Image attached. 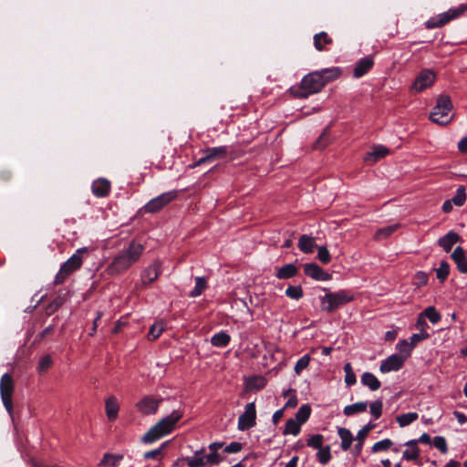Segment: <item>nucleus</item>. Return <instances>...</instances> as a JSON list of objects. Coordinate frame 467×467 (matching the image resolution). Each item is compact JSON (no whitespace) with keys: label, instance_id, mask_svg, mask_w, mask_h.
Masks as SVG:
<instances>
[{"label":"nucleus","instance_id":"obj_1","mask_svg":"<svg viewBox=\"0 0 467 467\" xmlns=\"http://www.w3.org/2000/svg\"><path fill=\"white\" fill-rule=\"evenodd\" d=\"M144 251L145 246L142 244L135 240L130 241L112 258L107 267L108 274L118 275L126 272L140 260Z\"/></svg>","mask_w":467,"mask_h":467},{"label":"nucleus","instance_id":"obj_2","mask_svg":"<svg viewBox=\"0 0 467 467\" xmlns=\"http://www.w3.org/2000/svg\"><path fill=\"white\" fill-rule=\"evenodd\" d=\"M182 411L179 410H173L170 415L164 417L151 427L142 437V441L145 443H151L171 433L175 429L177 422L182 418Z\"/></svg>","mask_w":467,"mask_h":467},{"label":"nucleus","instance_id":"obj_3","mask_svg":"<svg viewBox=\"0 0 467 467\" xmlns=\"http://www.w3.org/2000/svg\"><path fill=\"white\" fill-rule=\"evenodd\" d=\"M451 109L452 103L450 97L441 95L436 100V105L431 112L430 119L434 123L445 126L453 119V115L451 114Z\"/></svg>","mask_w":467,"mask_h":467},{"label":"nucleus","instance_id":"obj_4","mask_svg":"<svg viewBox=\"0 0 467 467\" xmlns=\"http://www.w3.org/2000/svg\"><path fill=\"white\" fill-rule=\"evenodd\" d=\"M87 252V248H79L72 256L61 265L60 269L54 279V284L56 285L63 284L71 274L81 267L83 263L82 254Z\"/></svg>","mask_w":467,"mask_h":467},{"label":"nucleus","instance_id":"obj_5","mask_svg":"<svg viewBox=\"0 0 467 467\" xmlns=\"http://www.w3.org/2000/svg\"><path fill=\"white\" fill-rule=\"evenodd\" d=\"M353 300L354 296L347 290L327 293L321 297V308L327 313H333Z\"/></svg>","mask_w":467,"mask_h":467},{"label":"nucleus","instance_id":"obj_6","mask_svg":"<svg viewBox=\"0 0 467 467\" xmlns=\"http://www.w3.org/2000/svg\"><path fill=\"white\" fill-rule=\"evenodd\" d=\"M324 88V82H322L317 71H313L306 75L300 83L299 90L292 92L295 96L300 99H306L309 95L318 93Z\"/></svg>","mask_w":467,"mask_h":467},{"label":"nucleus","instance_id":"obj_7","mask_svg":"<svg viewBox=\"0 0 467 467\" xmlns=\"http://www.w3.org/2000/svg\"><path fill=\"white\" fill-rule=\"evenodd\" d=\"M467 11V3L461 4L456 7L450 8L448 11L431 17L425 26L428 29L442 27L452 20H455L465 14Z\"/></svg>","mask_w":467,"mask_h":467},{"label":"nucleus","instance_id":"obj_8","mask_svg":"<svg viewBox=\"0 0 467 467\" xmlns=\"http://www.w3.org/2000/svg\"><path fill=\"white\" fill-rule=\"evenodd\" d=\"M204 451L205 448L202 447L194 452V456H188L183 460L189 467H205L207 464L218 465L223 461V458L217 451H211L206 456H202Z\"/></svg>","mask_w":467,"mask_h":467},{"label":"nucleus","instance_id":"obj_9","mask_svg":"<svg viewBox=\"0 0 467 467\" xmlns=\"http://www.w3.org/2000/svg\"><path fill=\"white\" fill-rule=\"evenodd\" d=\"M14 390L15 384L12 376L8 373H5L0 380V394L3 404L9 414H12L13 412Z\"/></svg>","mask_w":467,"mask_h":467},{"label":"nucleus","instance_id":"obj_10","mask_svg":"<svg viewBox=\"0 0 467 467\" xmlns=\"http://www.w3.org/2000/svg\"><path fill=\"white\" fill-rule=\"evenodd\" d=\"M178 196L177 191L164 192L147 202L144 206L146 213H155L175 200Z\"/></svg>","mask_w":467,"mask_h":467},{"label":"nucleus","instance_id":"obj_11","mask_svg":"<svg viewBox=\"0 0 467 467\" xmlns=\"http://www.w3.org/2000/svg\"><path fill=\"white\" fill-rule=\"evenodd\" d=\"M202 152L204 155L194 163L193 167L200 166L206 162H212L216 160H223L225 159L229 153L232 154V152L229 150V147L225 145L206 148L202 150Z\"/></svg>","mask_w":467,"mask_h":467},{"label":"nucleus","instance_id":"obj_12","mask_svg":"<svg viewBox=\"0 0 467 467\" xmlns=\"http://www.w3.org/2000/svg\"><path fill=\"white\" fill-rule=\"evenodd\" d=\"M256 424V409L254 402H250L245 405L244 411L239 416L238 430L247 431L255 426Z\"/></svg>","mask_w":467,"mask_h":467},{"label":"nucleus","instance_id":"obj_13","mask_svg":"<svg viewBox=\"0 0 467 467\" xmlns=\"http://www.w3.org/2000/svg\"><path fill=\"white\" fill-rule=\"evenodd\" d=\"M162 272V264L160 260H154L140 273V281L144 287L156 281Z\"/></svg>","mask_w":467,"mask_h":467},{"label":"nucleus","instance_id":"obj_14","mask_svg":"<svg viewBox=\"0 0 467 467\" xmlns=\"http://www.w3.org/2000/svg\"><path fill=\"white\" fill-rule=\"evenodd\" d=\"M436 79V74L433 70L425 68L422 69L415 78L412 84V89L416 92H421L424 89L433 85Z\"/></svg>","mask_w":467,"mask_h":467},{"label":"nucleus","instance_id":"obj_15","mask_svg":"<svg viewBox=\"0 0 467 467\" xmlns=\"http://www.w3.org/2000/svg\"><path fill=\"white\" fill-rule=\"evenodd\" d=\"M161 402V399L148 395L136 403V408L143 415H152L158 411Z\"/></svg>","mask_w":467,"mask_h":467},{"label":"nucleus","instance_id":"obj_16","mask_svg":"<svg viewBox=\"0 0 467 467\" xmlns=\"http://www.w3.org/2000/svg\"><path fill=\"white\" fill-rule=\"evenodd\" d=\"M304 273L306 275L317 281H327L331 279V275L325 272L316 263L306 264L304 265Z\"/></svg>","mask_w":467,"mask_h":467},{"label":"nucleus","instance_id":"obj_17","mask_svg":"<svg viewBox=\"0 0 467 467\" xmlns=\"http://www.w3.org/2000/svg\"><path fill=\"white\" fill-rule=\"evenodd\" d=\"M404 362L405 361L402 357H400L397 354H392L381 362L379 370L382 373L397 371L402 368Z\"/></svg>","mask_w":467,"mask_h":467},{"label":"nucleus","instance_id":"obj_18","mask_svg":"<svg viewBox=\"0 0 467 467\" xmlns=\"http://www.w3.org/2000/svg\"><path fill=\"white\" fill-rule=\"evenodd\" d=\"M389 153V150L387 147L383 145H377L373 147L371 151L366 153L363 160L368 165H373Z\"/></svg>","mask_w":467,"mask_h":467},{"label":"nucleus","instance_id":"obj_19","mask_svg":"<svg viewBox=\"0 0 467 467\" xmlns=\"http://www.w3.org/2000/svg\"><path fill=\"white\" fill-rule=\"evenodd\" d=\"M451 257L456 264L457 270L461 274H467V257L464 249L462 246H457L451 254Z\"/></svg>","mask_w":467,"mask_h":467},{"label":"nucleus","instance_id":"obj_20","mask_svg":"<svg viewBox=\"0 0 467 467\" xmlns=\"http://www.w3.org/2000/svg\"><path fill=\"white\" fill-rule=\"evenodd\" d=\"M110 182L103 178L95 180L91 185L93 194L99 198L108 196L110 192Z\"/></svg>","mask_w":467,"mask_h":467},{"label":"nucleus","instance_id":"obj_21","mask_svg":"<svg viewBox=\"0 0 467 467\" xmlns=\"http://www.w3.org/2000/svg\"><path fill=\"white\" fill-rule=\"evenodd\" d=\"M374 61L370 57H365L359 59L353 70V76L356 78H359L367 74L373 67Z\"/></svg>","mask_w":467,"mask_h":467},{"label":"nucleus","instance_id":"obj_22","mask_svg":"<svg viewBox=\"0 0 467 467\" xmlns=\"http://www.w3.org/2000/svg\"><path fill=\"white\" fill-rule=\"evenodd\" d=\"M460 235L454 232L450 231L444 236L439 238L438 244L446 252H451L452 246L460 241Z\"/></svg>","mask_w":467,"mask_h":467},{"label":"nucleus","instance_id":"obj_23","mask_svg":"<svg viewBox=\"0 0 467 467\" xmlns=\"http://www.w3.org/2000/svg\"><path fill=\"white\" fill-rule=\"evenodd\" d=\"M317 73L319 74L322 82H324L325 87L327 83L337 79L341 76L342 70L338 67H333L317 70Z\"/></svg>","mask_w":467,"mask_h":467},{"label":"nucleus","instance_id":"obj_24","mask_svg":"<svg viewBox=\"0 0 467 467\" xmlns=\"http://www.w3.org/2000/svg\"><path fill=\"white\" fill-rule=\"evenodd\" d=\"M105 410L107 417L109 420H115L118 417L119 405L116 397L110 396L106 400Z\"/></svg>","mask_w":467,"mask_h":467},{"label":"nucleus","instance_id":"obj_25","mask_svg":"<svg viewBox=\"0 0 467 467\" xmlns=\"http://www.w3.org/2000/svg\"><path fill=\"white\" fill-rule=\"evenodd\" d=\"M123 459L122 454H114L107 452L103 455L100 460L99 466V467H118L120 462Z\"/></svg>","mask_w":467,"mask_h":467},{"label":"nucleus","instance_id":"obj_26","mask_svg":"<svg viewBox=\"0 0 467 467\" xmlns=\"http://www.w3.org/2000/svg\"><path fill=\"white\" fill-rule=\"evenodd\" d=\"M361 383L372 391L378 390L381 387L379 379L371 372H364L361 375Z\"/></svg>","mask_w":467,"mask_h":467},{"label":"nucleus","instance_id":"obj_27","mask_svg":"<svg viewBox=\"0 0 467 467\" xmlns=\"http://www.w3.org/2000/svg\"><path fill=\"white\" fill-rule=\"evenodd\" d=\"M297 267L294 264H287L277 269L275 276L278 279H289L296 275Z\"/></svg>","mask_w":467,"mask_h":467},{"label":"nucleus","instance_id":"obj_28","mask_svg":"<svg viewBox=\"0 0 467 467\" xmlns=\"http://www.w3.org/2000/svg\"><path fill=\"white\" fill-rule=\"evenodd\" d=\"M333 39L326 32H321L314 36V46L318 51L327 50L325 46L331 45Z\"/></svg>","mask_w":467,"mask_h":467},{"label":"nucleus","instance_id":"obj_29","mask_svg":"<svg viewBox=\"0 0 467 467\" xmlns=\"http://www.w3.org/2000/svg\"><path fill=\"white\" fill-rule=\"evenodd\" d=\"M316 246L315 239L306 234L301 235L298 241V248L305 254L313 253Z\"/></svg>","mask_w":467,"mask_h":467},{"label":"nucleus","instance_id":"obj_30","mask_svg":"<svg viewBox=\"0 0 467 467\" xmlns=\"http://www.w3.org/2000/svg\"><path fill=\"white\" fill-rule=\"evenodd\" d=\"M337 434L341 439V449L343 451H348L354 440L351 431L348 429L341 427L338 428Z\"/></svg>","mask_w":467,"mask_h":467},{"label":"nucleus","instance_id":"obj_31","mask_svg":"<svg viewBox=\"0 0 467 467\" xmlns=\"http://www.w3.org/2000/svg\"><path fill=\"white\" fill-rule=\"evenodd\" d=\"M230 341V335L224 331L214 334L211 338L212 345L217 348H224L229 345Z\"/></svg>","mask_w":467,"mask_h":467},{"label":"nucleus","instance_id":"obj_32","mask_svg":"<svg viewBox=\"0 0 467 467\" xmlns=\"http://www.w3.org/2000/svg\"><path fill=\"white\" fill-rule=\"evenodd\" d=\"M368 402L359 401L354 404L348 405L344 408L343 413L349 417L354 414L361 413L367 410Z\"/></svg>","mask_w":467,"mask_h":467},{"label":"nucleus","instance_id":"obj_33","mask_svg":"<svg viewBox=\"0 0 467 467\" xmlns=\"http://www.w3.org/2000/svg\"><path fill=\"white\" fill-rule=\"evenodd\" d=\"M396 349L399 351V356L403 358L405 361L411 354L413 348L407 339H402L396 345Z\"/></svg>","mask_w":467,"mask_h":467},{"label":"nucleus","instance_id":"obj_34","mask_svg":"<svg viewBox=\"0 0 467 467\" xmlns=\"http://www.w3.org/2000/svg\"><path fill=\"white\" fill-rule=\"evenodd\" d=\"M207 288V281L203 276L195 277V286L190 292L189 296L191 297H197L202 294V292Z\"/></svg>","mask_w":467,"mask_h":467},{"label":"nucleus","instance_id":"obj_35","mask_svg":"<svg viewBox=\"0 0 467 467\" xmlns=\"http://www.w3.org/2000/svg\"><path fill=\"white\" fill-rule=\"evenodd\" d=\"M165 330V325L162 321L155 322L150 327L148 333V339L154 341L160 337L162 332Z\"/></svg>","mask_w":467,"mask_h":467},{"label":"nucleus","instance_id":"obj_36","mask_svg":"<svg viewBox=\"0 0 467 467\" xmlns=\"http://www.w3.org/2000/svg\"><path fill=\"white\" fill-rule=\"evenodd\" d=\"M300 431H301V425L295 420V419H288L285 422V428H284V431H283V434L284 435H288V434H292L294 436H296L300 433Z\"/></svg>","mask_w":467,"mask_h":467},{"label":"nucleus","instance_id":"obj_37","mask_svg":"<svg viewBox=\"0 0 467 467\" xmlns=\"http://www.w3.org/2000/svg\"><path fill=\"white\" fill-rule=\"evenodd\" d=\"M420 315L425 319L428 318L432 324H437L441 318V314L432 306L426 307Z\"/></svg>","mask_w":467,"mask_h":467},{"label":"nucleus","instance_id":"obj_38","mask_svg":"<svg viewBox=\"0 0 467 467\" xmlns=\"http://www.w3.org/2000/svg\"><path fill=\"white\" fill-rule=\"evenodd\" d=\"M311 414V408L308 404L302 405L296 413V421L300 425L307 421Z\"/></svg>","mask_w":467,"mask_h":467},{"label":"nucleus","instance_id":"obj_39","mask_svg":"<svg viewBox=\"0 0 467 467\" xmlns=\"http://www.w3.org/2000/svg\"><path fill=\"white\" fill-rule=\"evenodd\" d=\"M328 129H326L317 139L313 145V149L322 150L330 143Z\"/></svg>","mask_w":467,"mask_h":467},{"label":"nucleus","instance_id":"obj_40","mask_svg":"<svg viewBox=\"0 0 467 467\" xmlns=\"http://www.w3.org/2000/svg\"><path fill=\"white\" fill-rule=\"evenodd\" d=\"M417 412H409L397 416L396 420L400 427H406L418 419Z\"/></svg>","mask_w":467,"mask_h":467},{"label":"nucleus","instance_id":"obj_41","mask_svg":"<svg viewBox=\"0 0 467 467\" xmlns=\"http://www.w3.org/2000/svg\"><path fill=\"white\" fill-rule=\"evenodd\" d=\"M317 450H318V451L317 452V461L322 465L327 464L332 458L330 446L329 445H327L326 447L322 446L320 449H317Z\"/></svg>","mask_w":467,"mask_h":467},{"label":"nucleus","instance_id":"obj_42","mask_svg":"<svg viewBox=\"0 0 467 467\" xmlns=\"http://www.w3.org/2000/svg\"><path fill=\"white\" fill-rule=\"evenodd\" d=\"M450 201L456 206H462L466 202V189L465 186L461 185L456 190V194Z\"/></svg>","mask_w":467,"mask_h":467},{"label":"nucleus","instance_id":"obj_43","mask_svg":"<svg viewBox=\"0 0 467 467\" xmlns=\"http://www.w3.org/2000/svg\"><path fill=\"white\" fill-rule=\"evenodd\" d=\"M450 274V265L447 261H441L439 268L436 270V276L441 283H443Z\"/></svg>","mask_w":467,"mask_h":467},{"label":"nucleus","instance_id":"obj_44","mask_svg":"<svg viewBox=\"0 0 467 467\" xmlns=\"http://www.w3.org/2000/svg\"><path fill=\"white\" fill-rule=\"evenodd\" d=\"M266 385V380L262 376L253 377L247 381V386L254 389H263Z\"/></svg>","mask_w":467,"mask_h":467},{"label":"nucleus","instance_id":"obj_45","mask_svg":"<svg viewBox=\"0 0 467 467\" xmlns=\"http://www.w3.org/2000/svg\"><path fill=\"white\" fill-rule=\"evenodd\" d=\"M345 375V383L347 386L350 387L357 382L356 375L353 371L352 366L350 363H347L344 366Z\"/></svg>","mask_w":467,"mask_h":467},{"label":"nucleus","instance_id":"obj_46","mask_svg":"<svg viewBox=\"0 0 467 467\" xmlns=\"http://www.w3.org/2000/svg\"><path fill=\"white\" fill-rule=\"evenodd\" d=\"M310 359L311 358L308 354H306L303 357H301L295 365V373L296 375H300L301 372L308 367Z\"/></svg>","mask_w":467,"mask_h":467},{"label":"nucleus","instance_id":"obj_47","mask_svg":"<svg viewBox=\"0 0 467 467\" xmlns=\"http://www.w3.org/2000/svg\"><path fill=\"white\" fill-rule=\"evenodd\" d=\"M53 360L50 355H45L38 362L37 370L40 374L47 372L52 366Z\"/></svg>","mask_w":467,"mask_h":467},{"label":"nucleus","instance_id":"obj_48","mask_svg":"<svg viewBox=\"0 0 467 467\" xmlns=\"http://www.w3.org/2000/svg\"><path fill=\"white\" fill-rule=\"evenodd\" d=\"M285 295L292 299H300L303 297V289L300 285H289L285 290Z\"/></svg>","mask_w":467,"mask_h":467},{"label":"nucleus","instance_id":"obj_49","mask_svg":"<svg viewBox=\"0 0 467 467\" xmlns=\"http://www.w3.org/2000/svg\"><path fill=\"white\" fill-rule=\"evenodd\" d=\"M370 413L374 420H378L382 415L383 402L381 400H377L370 403Z\"/></svg>","mask_w":467,"mask_h":467},{"label":"nucleus","instance_id":"obj_50","mask_svg":"<svg viewBox=\"0 0 467 467\" xmlns=\"http://www.w3.org/2000/svg\"><path fill=\"white\" fill-rule=\"evenodd\" d=\"M393 445V441L389 439H384L377 441L372 446V452H379L382 451H388Z\"/></svg>","mask_w":467,"mask_h":467},{"label":"nucleus","instance_id":"obj_51","mask_svg":"<svg viewBox=\"0 0 467 467\" xmlns=\"http://www.w3.org/2000/svg\"><path fill=\"white\" fill-rule=\"evenodd\" d=\"M324 442V436L321 434H314L307 441L306 445L314 449H320Z\"/></svg>","mask_w":467,"mask_h":467},{"label":"nucleus","instance_id":"obj_52","mask_svg":"<svg viewBox=\"0 0 467 467\" xmlns=\"http://www.w3.org/2000/svg\"><path fill=\"white\" fill-rule=\"evenodd\" d=\"M431 335L428 332L416 333L410 337V344L414 348L420 342L430 338Z\"/></svg>","mask_w":467,"mask_h":467},{"label":"nucleus","instance_id":"obj_53","mask_svg":"<svg viewBox=\"0 0 467 467\" xmlns=\"http://www.w3.org/2000/svg\"><path fill=\"white\" fill-rule=\"evenodd\" d=\"M433 446L438 449L441 453L448 451V446L445 438L442 436H436L432 441Z\"/></svg>","mask_w":467,"mask_h":467},{"label":"nucleus","instance_id":"obj_54","mask_svg":"<svg viewBox=\"0 0 467 467\" xmlns=\"http://www.w3.org/2000/svg\"><path fill=\"white\" fill-rule=\"evenodd\" d=\"M397 228H398L397 225H390V226L383 227V228L378 230V232L376 233V238H378V239L387 238L390 234H392Z\"/></svg>","mask_w":467,"mask_h":467},{"label":"nucleus","instance_id":"obj_55","mask_svg":"<svg viewBox=\"0 0 467 467\" xmlns=\"http://www.w3.org/2000/svg\"><path fill=\"white\" fill-rule=\"evenodd\" d=\"M317 258L323 264H328L330 262L331 256L326 246L318 248Z\"/></svg>","mask_w":467,"mask_h":467},{"label":"nucleus","instance_id":"obj_56","mask_svg":"<svg viewBox=\"0 0 467 467\" xmlns=\"http://www.w3.org/2000/svg\"><path fill=\"white\" fill-rule=\"evenodd\" d=\"M419 448L406 450L403 451V459H405L406 461H415L419 458Z\"/></svg>","mask_w":467,"mask_h":467},{"label":"nucleus","instance_id":"obj_57","mask_svg":"<svg viewBox=\"0 0 467 467\" xmlns=\"http://www.w3.org/2000/svg\"><path fill=\"white\" fill-rule=\"evenodd\" d=\"M166 444L167 442H163L160 448L145 452L144 458L147 460L159 458L161 455V451Z\"/></svg>","mask_w":467,"mask_h":467},{"label":"nucleus","instance_id":"obj_58","mask_svg":"<svg viewBox=\"0 0 467 467\" xmlns=\"http://www.w3.org/2000/svg\"><path fill=\"white\" fill-rule=\"evenodd\" d=\"M243 448L242 443L238 441H232L229 445L224 448V451L227 453L239 452Z\"/></svg>","mask_w":467,"mask_h":467},{"label":"nucleus","instance_id":"obj_59","mask_svg":"<svg viewBox=\"0 0 467 467\" xmlns=\"http://www.w3.org/2000/svg\"><path fill=\"white\" fill-rule=\"evenodd\" d=\"M365 439H366V436H361V438H360V432H358L357 437H356V440L358 442L355 444V447H354L356 455L360 454L362 448H363Z\"/></svg>","mask_w":467,"mask_h":467},{"label":"nucleus","instance_id":"obj_60","mask_svg":"<svg viewBox=\"0 0 467 467\" xmlns=\"http://www.w3.org/2000/svg\"><path fill=\"white\" fill-rule=\"evenodd\" d=\"M415 327L420 331V333L427 332L426 328L428 327V324L426 322V319L422 316L419 315L415 324Z\"/></svg>","mask_w":467,"mask_h":467},{"label":"nucleus","instance_id":"obj_61","mask_svg":"<svg viewBox=\"0 0 467 467\" xmlns=\"http://www.w3.org/2000/svg\"><path fill=\"white\" fill-rule=\"evenodd\" d=\"M102 316H103V312H101V311L97 312L96 317L93 321V326H92L91 331L89 332V336H94V334L96 333L97 328H98V323L100 320V318L102 317Z\"/></svg>","mask_w":467,"mask_h":467},{"label":"nucleus","instance_id":"obj_62","mask_svg":"<svg viewBox=\"0 0 467 467\" xmlns=\"http://www.w3.org/2000/svg\"><path fill=\"white\" fill-rule=\"evenodd\" d=\"M284 410H285V408H282L274 413L272 421L275 425H276L280 421V420L283 418Z\"/></svg>","mask_w":467,"mask_h":467},{"label":"nucleus","instance_id":"obj_63","mask_svg":"<svg viewBox=\"0 0 467 467\" xmlns=\"http://www.w3.org/2000/svg\"><path fill=\"white\" fill-rule=\"evenodd\" d=\"M458 149L462 153L467 152V137L462 138L458 143Z\"/></svg>","mask_w":467,"mask_h":467},{"label":"nucleus","instance_id":"obj_64","mask_svg":"<svg viewBox=\"0 0 467 467\" xmlns=\"http://www.w3.org/2000/svg\"><path fill=\"white\" fill-rule=\"evenodd\" d=\"M452 204L451 201L446 200L441 206L442 212L445 213H451L452 211Z\"/></svg>","mask_w":467,"mask_h":467}]
</instances>
